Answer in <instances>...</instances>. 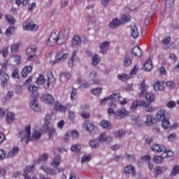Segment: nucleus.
<instances>
[{
    "mask_svg": "<svg viewBox=\"0 0 179 179\" xmlns=\"http://www.w3.org/2000/svg\"><path fill=\"white\" fill-rule=\"evenodd\" d=\"M174 5V0H166V8H171Z\"/></svg>",
    "mask_w": 179,
    "mask_h": 179,
    "instance_id": "0e129e2a",
    "label": "nucleus"
},
{
    "mask_svg": "<svg viewBox=\"0 0 179 179\" xmlns=\"http://www.w3.org/2000/svg\"><path fill=\"white\" fill-rule=\"evenodd\" d=\"M77 92H78V90H77L76 89L73 88V90H72L71 94V99L72 101L76 100V98L78 97V96H77V94H78Z\"/></svg>",
    "mask_w": 179,
    "mask_h": 179,
    "instance_id": "4d7b16f0",
    "label": "nucleus"
},
{
    "mask_svg": "<svg viewBox=\"0 0 179 179\" xmlns=\"http://www.w3.org/2000/svg\"><path fill=\"white\" fill-rule=\"evenodd\" d=\"M85 126L86 127V130L88 131V132H92V131L94 130V124L90 122H86Z\"/></svg>",
    "mask_w": 179,
    "mask_h": 179,
    "instance_id": "a19ab883",
    "label": "nucleus"
},
{
    "mask_svg": "<svg viewBox=\"0 0 179 179\" xmlns=\"http://www.w3.org/2000/svg\"><path fill=\"white\" fill-rule=\"evenodd\" d=\"M131 54L134 55V57H142V55H143V52L142 51V49H141V47L135 46L131 50Z\"/></svg>",
    "mask_w": 179,
    "mask_h": 179,
    "instance_id": "f3484780",
    "label": "nucleus"
},
{
    "mask_svg": "<svg viewBox=\"0 0 179 179\" xmlns=\"http://www.w3.org/2000/svg\"><path fill=\"white\" fill-rule=\"evenodd\" d=\"M99 139L100 142H111L113 141V138L111 136H106V132H103L100 134Z\"/></svg>",
    "mask_w": 179,
    "mask_h": 179,
    "instance_id": "5701e85b",
    "label": "nucleus"
},
{
    "mask_svg": "<svg viewBox=\"0 0 179 179\" xmlns=\"http://www.w3.org/2000/svg\"><path fill=\"white\" fill-rule=\"evenodd\" d=\"M153 162L154 163H155V164H162V163L164 162V157H163V155H155L153 157Z\"/></svg>",
    "mask_w": 179,
    "mask_h": 179,
    "instance_id": "4c0bfd02",
    "label": "nucleus"
},
{
    "mask_svg": "<svg viewBox=\"0 0 179 179\" xmlns=\"http://www.w3.org/2000/svg\"><path fill=\"white\" fill-rule=\"evenodd\" d=\"M19 47H20V43H15L11 46V52H17L19 51Z\"/></svg>",
    "mask_w": 179,
    "mask_h": 179,
    "instance_id": "13d9d810",
    "label": "nucleus"
},
{
    "mask_svg": "<svg viewBox=\"0 0 179 179\" xmlns=\"http://www.w3.org/2000/svg\"><path fill=\"white\" fill-rule=\"evenodd\" d=\"M37 50V48L36 46H31V48H28L27 50V55H30L27 61H36V59H37V55H35L34 51Z\"/></svg>",
    "mask_w": 179,
    "mask_h": 179,
    "instance_id": "1a4fd4ad",
    "label": "nucleus"
},
{
    "mask_svg": "<svg viewBox=\"0 0 179 179\" xmlns=\"http://www.w3.org/2000/svg\"><path fill=\"white\" fill-rule=\"evenodd\" d=\"M6 18L7 19L8 22L11 24H15V22H16V20H15V17H13V16L9 14L6 15Z\"/></svg>",
    "mask_w": 179,
    "mask_h": 179,
    "instance_id": "8fccbe9b",
    "label": "nucleus"
},
{
    "mask_svg": "<svg viewBox=\"0 0 179 179\" xmlns=\"http://www.w3.org/2000/svg\"><path fill=\"white\" fill-rule=\"evenodd\" d=\"M33 169H34V165H31V166H28L25 168V169L24 170V179H31V178L27 174H29V173H31V171H33Z\"/></svg>",
    "mask_w": 179,
    "mask_h": 179,
    "instance_id": "393cba45",
    "label": "nucleus"
},
{
    "mask_svg": "<svg viewBox=\"0 0 179 179\" xmlns=\"http://www.w3.org/2000/svg\"><path fill=\"white\" fill-rule=\"evenodd\" d=\"M17 153H19V147L15 146L8 152L7 157H13V156H16Z\"/></svg>",
    "mask_w": 179,
    "mask_h": 179,
    "instance_id": "c85d7f7f",
    "label": "nucleus"
},
{
    "mask_svg": "<svg viewBox=\"0 0 179 179\" xmlns=\"http://www.w3.org/2000/svg\"><path fill=\"white\" fill-rule=\"evenodd\" d=\"M130 20L131 16L127 15H123L121 17V20L118 19H114L110 23H109L108 27L110 29H117V27H118V26H120V24H124V23H127V22H129Z\"/></svg>",
    "mask_w": 179,
    "mask_h": 179,
    "instance_id": "20e7f679",
    "label": "nucleus"
},
{
    "mask_svg": "<svg viewBox=\"0 0 179 179\" xmlns=\"http://www.w3.org/2000/svg\"><path fill=\"white\" fill-rule=\"evenodd\" d=\"M155 98H156V96L152 92H148L145 94V100L147 101L145 103H146L148 107H150V106H149V104H150V103H153V101H155Z\"/></svg>",
    "mask_w": 179,
    "mask_h": 179,
    "instance_id": "dca6fc26",
    "label": "nucleus"
},
{
    "mask_svg": "<svg viewBox=\"0 0 179 179\" xmlns=\"http://www.w3.org/2000/svg\"><path fill=\"white\" fill-rule=\"evenodd\" d=\"M69 36V29H68L61 31L59 34L52 32L47 41V45L52 47L55 43H57V45H62L68 40Z\"/></svg>",
    "mask_w": 179,
    "mask_h": 179,
    "instance_id": "f257e3e1",
    "label": "nucleus"
},
{
    "mask_svg": "<svg viewBox=\"0 0 179 179\" xmlns=\"http://www.w3.org/2000/svg\"><path fill=\"white\" fill-rule=\"evenodd\" d=\"M156 118L157 121H162V125L164 129H169L171 125L169 118L166 117V111L164 110H160L157 113Z\"/></svg>",
    "mask_w": 179,
    "mask_h": 179,
    "instance_id": "f03ea898",
    "label": "nucleus"
},
{
    "mask_svg": "<svg viewBox=\"0 0 179 179\" xmlns=\"http://www.w3.org/2000/svg\"><path fill=\"white\" fill-rule=\"evenodd\" d=\"M146 124L148 125H152V124H153V122L155 121L156 119L153 118V117H152V115H146Z\"/></svg>",
    "mask_w": 179,
    "mask_h": 179,
    "instance_id": "49530a36",
    "label": "nucleus"
},
{
    "mask_svg": "<svg viewBox=\"0 0 179 179\" xmlns=\"http://www.w3.org/2000/svg\"><path fill=\"white\" fill-rule=\"evenodd\" d=\"M48 83L47 85H45V89L50 88V83H54L57 79L54 77V74H52V71H48L47 73Z\"/></svg>",
    "mask_w": 179,
    "mask_h": 179,
    "instance_id": "9b49d317",
    "label": "nucleus"
},
{
    "mask_svg": "<svg viewBox=\"0 0 179 179\" xmlns=\"http://www.w3.org/2000/svg\"><path fill=\"white\" fill-rule=\"evenodd\" d=\"M45 101H47L48 104H52L54 103V96L49 94H45L43 96Z\"/></svg>",
    "mask_w": 179,
    "mask_h": 179,
    "instance_id": "7c9ffc66",
    "label": "nucleus"
},
{
    "mask_svg": "<svg viewBox=\"0 0 179 179\" xmlns=\"http://www.w3.org/2000/svg\"><path fill=\"white\" fill-rule=\"evenodd\" d=\"M41 169L46 173V174H48L49 176H55L57 173H64V169L62 168H57L56 167V169H53L52 168L48 167L46 164H43L41 166Z\"/></svg>",
    "mask_w": 179,
    "mask_h": 179,
    "instance_id": "423d86ee",
    "label": "nucleus"
},
{
    "mask_svg": "<svg viewBox=\"0 0 179 179\" xmlns=\"http://www.w3.org/2000/svg\"><path fill=\"white\" fill-rule=\"evenodd\" d=\"M14 120L15 114L12 113V112H8L6 115V122H8V124H12Z\"/></svg>",
    "mask_w": 179,
    "mask_h": 179,
    "instance_id": "58836bf2",
    "label": "nucleus"
},
{
    "mask_svg": "<svg viewBox=\"0 0 179 179\" xmlns=\"http://www.w3.org/2000/svg\"><path fill=\"white\" fill-rule=\"evenodd\" d=\"M113 134L115 138H121V136H124V135H125V131L120 130L119 131H115L113 132Z\"/></svg>",
    "mask_w": 179,
    "mask_h": 179,
    "instance_id": "603ef678",
    "label": "nucleus"
},
{
    "mask_svg": "<svg viewBox=\"0 0 179 179\" xmlns=\"http://www.w3.org/2000/svg\"><path fill=\"white\" fill-rule=\"evenodd\" d=\"M152 150L153 152H165L164 155L166 157H171L173 155V152L168 151L166 152V148L163 145H160L159 144H155L152 146Z\"/></svg>",
    "mask_w": 179,
    "mask_h": 179,
    "instance_id": "6e6552de",
    "label": "nucleus"
},
{
    "mask_svg": "<svg viewBox=\"0 0 179 179\" xmlns=\"http://www.w3.org/2000/svg\"><path fill=\"white\" fill-rule=\"evenodd\" d=\"M15 3L18 6H20V5H22V6H27V3H29V0H15Z\"/></svg>",
    "mask_w": 179,
    "mask_h": 179,
    "instance_id": "a18cd8bd",
    "label": "nucleus"
},
{
    "mask_svg": "<svg viewBox=\"0 0 179 179\" xmlns=\"http://www.w3.org/2000/svg\"><path fill=\"white\" fill-rule=\"evenodd\" d=\"M100 125L101 127H103L105 129H111V122L107 120H102L100 123Z\"/></svg>",
    "mask_w": 179,
    "mask_h": 179,
    "instance_id": "f704fd0d",
    "label": "nucleus"
},
{
    "mask_svg": "<svg viewBox=\"0 0 179 179\" xmlns=\"http://www.w3.org/2000/svg\"><path fill=\"white\" fill-rule=\"evenodd\" d=\"M148 87H149L147 86L146 84H145V80H143L140 84V89L141 90L139 94L140 97H142L145 94V93H146Z\"/></svg>",
    "mask_w": 179,
    "mask_h": 179,
    "instance_id": "bb28decb",
    "label": "nucleus"
},
{
    "mask_svg": "<svg viewBox=\"0 0 179 179\" xmlns=\"http://www.w3.org/2000/svg\"><path fill=\"white\" fill-rule=\"evenodd\" d=\"M0 54H2L3 57L8 56V47H4L3 50H0Z\"/></svg>",
    "mask_w": 179,
    "mask_h": 179,
    "instance_id": "69168bd1",
    "label": "nucleus"
},
{
    "mask_svg": "<svg viewBox=\"0 0 179 179\" xmlns=\"http://www.w3.org/2000/svg\"><path fill=\"white\" fill-rule=\"evenodd\" d=\"M8 82H9V75L6 73H3L1 77V86L5 87L8 85Z\"/></svg>",
    "mask_w": 179,
    "mask_h": 179,
    "instance_id": "a878e982",
    "label": "nucleus"
},
{
    "mask_svg": "<svg viewBox=\"0 0 179 179\" xmlns=\"http://www.w3.org/2000/svg\"><path fill=\"white\" fill-rule=\"evenodd\" d=\"M178 173H179V166H176L172 170V175L176 176V174H178Z\"/></svg>",
    "mask_w": 179,
    "mask_h": 179,
    "instance_id": "774afa93",
    "label": "nucleus"
},
{
    "mask_svg": "<svg viewBox=\"0 0 179 179\" xmlns=\"http://www.w3.org/2000/svg\"><path fill=\"white\" fill-rule=\"evenodd\" d=\"M45 125L47 126L48 129L49 124L51 123V115H46L45 120H44Z\"/></svg>",
    "mask_w": 179,
    "mask_h": 179,
    "instance_id": "5fc2aeb1",
    "label": "nucleus"
},
{
    "mask_svg": "<svg viewBox=\"0 0 179 179\" xmlns=\"http://www.w3.org/2000/svg\"><path fill=\"white\" fill-rule=\"evenodd\" d=\"M48 160V154L43 153L41 155L36 161L37 164H40V163H43V162H47Z\"/></svg>",
    "mask_w": 179,
    "mask_h": 179,
    "instance_id": "e433bc0d",
    "label": "nucleus"
},
{
    "mask_svg": "<svg viewBox=\"0 0 179 179\" xmlns=\"http://www.w3.org/2000/svg\"><path fill=\"white\" fill-rule=\"evenodd\" d=\"M61 162H62L61 156L55 155L54 159L50 162V166L54 169H56V167H58V166L61 164Z\"/></svg>",
    "mask_w": 179,
    "mask_h": 179,
    "instance_id": "4468645a",
    "label": "nucleus"
},
{
    "mask_svg": "<svg viewBox=\"0 0 179 179\" xmlns=\"http://www.w3.org/2000/svg\"><path fill=\"white\" fill-rule=\"evenodd\" d=\"M117 79L121 82H126L129 79V76L125 73L119 74L117 75Z\"/></svg>",
    "mask_w": 179,
    "mask_h": 179,
    "instance_id": "ea45409f",
    "label": "nucleus"
},
{
    "mask_svg": "<svg viewBox=\"0 0 179 179\" xmlns=\"http://www.w3.org/2000/svg\"><path fill=\"white\" fill-rule=\"evenodd\" d=\"M154 89L157 92H161L164 89V84L163 83L157 81L154 84Z\"/></svg>",
    "mask_w": 179,
    "mask_h": 179,
    "instance_id": "cd10ccee",
    "label": "nucleus"
},
{
    "mask_svg": "<svg viewBox=\"0 0 179 179\" xmlns=\"http://www.w3.org/2000/svg\"><path fill=\"white\" fill-rule=\"evenodd\" d=\"M15 33V27H9L6 31V34H13Z\"/></svg>",
    "mask_w": 179,
    "mask_h": 179,
    "instance_id": "e2e57ef3",
    "label": "nucleus"
},
{
    "mask_svg": "<svg viewBox=\"0 0 179 179\" xmlns=\"http://www.w3.org/2000/svg\"><path fill=\"white\" fill-rule=\"evenodd\" d=\"M23 27L24 30H30L31 31H34L38 29V26L36 25L33 20H28L23 24Z\"/></svg>",
    "mask_w": 179,
    "mask_h": 179,
    "instance_id": "9d476101",
    "label": "nucleus"
},
{
    "mask_svg": "<svg viewBox=\"0 0 179 179\" xmlns=\"http://www.w3.org/2000/svg\"><path fill=\"white\" fill-rule=\"evenodd\" d=\"M76 50H74L72 53L71 59L69 60V66L70 68H73V61L75 59V57H76Z\"/></svg>",
    "mask_w": 179,
    "mask_h": 179,
    "instance_id": "79ce46f5",
    "label": "nucleus"
},
{
    "mask_svg": "<svg viewBox=\"0 0 179 179\" xmlns=\"http://www.w3.org/2000/svg\"><path fill=\"white\" fill-rule=\"evenodd\" d=\"M82 43V40L80 39V36L76 35L71 39L72 47H78Z\"/></svg>",
    "mask_w": 179,
    "mask_h": 179,
    "instance_id": "aec40b11",
    "label": "nucleus"
},
{
    "mask_svg": "<svg viewBox=\"0 0 179 179\" xmlns=\"http://www.w3.org/2000/svg\"><path fill=\"white\" fill-rule=\"evenodd\" d=\"M44 76L43 74H40L39 77L36 80V84H38L39 86L44 84Z\"/></svg>",
    "mask_w": 179,
    "mask_h": 179,
    "instance_id": "09e8293b",
    "label": "nucleus"
},
{
    "mask_svg": "<svg viewBox=\"0 0 179 179\" xmlns=\"http://www.w3.org/2000/svg\"><path fill=\"white\" fill-rule=\"evenodd\" d=\"M80 145L79 144H74L71 146V150H72V152H74V153H79V152H80Z\"/></svg>",
    "mask_w": 179,
    "mask_h": 179,
    "instance_id": "c03bdc74",
    "label": "nucleus"
},
{
    "mask_svg": "<svg viewBox=\"0 0 179 179\" xmlns=\"http://www.w3.org/2000/svg\"><path fill=\"white\" fill-rule=\"evenodd\" d=\"M125 156L127 160H129V162H136V158H135L134 155L126 154Z\"/></svg>",
    "mask_w": 179,
    "mask_h": 179,
    "instance_id": "680f3d73",
    "label": "nucleus"
},
{
    "mask_svg": "<svg viewBox=\"0 0 179 179\" xmlns=\"http://www.w3.org/2000/svg\"><path fill=\"white\" fill-rule=\"evenodd\" d=\"M32 135L35 141H37V139H40V138H41V133L37 130H34V133Z\"/></svg>",
    "mask_w": 179,
    "mask_h": 179,
    "instance_id": "6e6d98bb",
    "label": "nucleus"
},
{
    "mask_svg": "<svg viewBox=\"0 0 179 179\" xmlns=\"http://www.w3.org/2000/svg\"><path fill=\"white\" fill-rule=\"evenodd\" d=\"M31 135V126L30 124H28L25 127V131H22L19 133V136L21 139V142H23L24 141L26 145L29 143L30 141H33V138L31 139L30 138Z\"/></svg>",
    "mask_w": 179,
    "mask_h": 179,
    "instance_id": "7ed1b4c3",
    "label": "nucleus"
},
{
    "mask_svg": "<svg viewBox=\"0 0 179 179\" xmlns=\"http://www.w3.org/2000/svg\"><path fill=\"white\" fill-rule=\"evenodd\" d=\"M144 68V71H152V68H153V64L152 63V62L150 61V59L147 60L143 66Z\"/></svg>",
    "mask_w": 179,
    "mask_h": 179,
    "instance_id": "c9c22d12",
    "label": "nucleus"
},
{
    "mask_svg": "<svg viewBox=\"0 0 179 179\" xmlns=\"http://www.w3.org/2000/svg\"><path fill=\"white\" fill-rule=\"evenodd\" d=\"M124 172L125 174H132L133 177L136 176V171H135V167L128 165L124 168Z\"/></svg>",
    "mask_w": 179,
    "mask_h": 179,
    "instance_id": "a211bd4d",
    "label": "nucleus"
},
{
    "mask_svg": "<svg viewBox=\"0 0 179 179\" xmlns=\"http://www.w3.org/2000/svg\"><path fill=\"white\" fill-rule=\"evenodd\" d=\"M91 93L94 96H99V94L101 93V88L96 87L95 89H93L91 90Z\"/></svg>",
    "mask_w": 179,
    "mask_h": 179,
    "instance_id": "864d4df0",
    "label": "nucleus"
},
{
    "mask_svg": "<svg viewBox=\"0 0 179 179\" xmlns=\"http://www.w3.org/2000/svg\"><path fill=\"white\" fill-rule=\"evenodd\" d=\"M92 159V156L90 155H84L81 159V163H86V162H90V159Z\"/></svg>",
    "mask_w": 179,
    "mask_h": 179,
    "instance_id": "bf43d9fd",
    "label": "nucleus"
},
{
    "mask_svg": "<svg viewBox=\"0 0 179 179\" xmlns=\"http://www.w3.org/2000/svg\"><path fill=\"white\" fill-rule=\"evenodd\" d=\"M55 110H56V111H60L61 113H65L66 111V108L59 103V102H57L55 103Z\"/></svg>",
    "mask_w": 179,
    "mask_h": 179,
    "instance_id": "2f4dec72",
    "label": "nucleus"
},
{
    "mask_svg": "<svg viewBox=\"0 0 179 179\" xmlns=\"http://www.w3.org/2000/svg\"><path fill=\"white\" fill-rule=\"evenodd\" d=\"M90 145L93 149H97L100 146V143L99 140H92L90 141Z\"/></svg>",
    "mask_w": 179,
    "mask_h": 179,
    "instance_id": "37998d69",
    "label": "nucleus"
},
{
    "mask_svg": "<svg viewBox=\"0 0 179 179\" xmlns=\"http://www.w3.org/2000/svg\"><path fill=\"white\" fill-rule=\"evenodd\" d=\"M132 64V59L129 57L128 53H126L124 59L123 60L124 66H129Z\"/></svg>",
    "mask_w": 179,
    "mask_h": 179,
    "instance_id": "c756f323",
    "label": "nucleus"
},
{
    "mask_svg": "<svg viewBox=\"0 0 179 179\" xmlns=\"http://www.w3.org/2000/svg\"><path fill=\"white\" fill-rule=\"evenodd\" d=\"M177 139V135L176 134H171L168 136V141L169 142H174Z\"/></svg>",
    "mask_w": 179,
    "mask_h": 179,
    "instance_id": "052dcab7",
    "label": "nucleus"
},
{
    "mask_svg": "<svg viewBox=\"0 0 179 179\" xmlns=\"http://www.w3.org/2000/svg\"><path fill=\"white\" fill-rule=\"evenodd\" d=\"M131 36L133 38H138L139 37V31L135 24L131 26Z\"/></svg>",
    "mask_w": 179,
    "mask_h": 179,
    "instance_id": "2eb2a0df",
    "label": "nucleus"
},
{
    "mask_svg": "<svg viewBox=\"0 0 179 179\" xmlns=\"http://www.w3.org/2000/svg\"><path fill=\"white\" fill-rule=\"evenodd\" d=\"M99 62H100V57H99V55H95L92 57V65L94 66H96V65H97V64H99Z\"/></svg>",
    "mask_w": 179,
    "mask_h": 179,
    "instance_id": "3c124183",
    "label": "nucleus"
},
{
    "mask_svg": "<svg viewBox=\"0 0 179 179\" xmlns=\"http://www.w3.org/2000/svg\"><path fill=\"white\" fill-rule=\"evenodd\" d=\"M139 106H141L143 107H145V110L148 113H152L155 111V109L152 107L148 106V103L145 101H135L133 102L131 106V110L132 111H135L136 110V108L139 107Z\"/></svg>",
    "mask_w": 179,
    "mask_h": 179,
    "instance_id": "39448f33",
    "label": "nucleus"
},
{
    "mask_svg": "<svg viewBox=\"0 0 179 179\" xmlns=\"http://www.w3.org/2000/svg\"><path fill=\"white\" fill-rule=\"evenodd\" d=\"M29 106L31 108L34 110V111H36L37 113H38V111L41 110V108H40V106H38V102L37 101V100H34L31 101Z\"/></svg>",
    "mask_w": 179,
    "mask_h": 179,
    "instance_id": "4be33fe9",
    "label": "nucleus"
},
{
    "mask_svg": "<svg viewBox=\"0 0 179 179\" xmlns=\"http://www.w3.org/2000/svg\"><path fill=\"white\" fill-rule=\"evenodd\" d=\"M81 110H83L81 113V117L84 118L85 120L87 118H90V113L87 112V110H89V106L87 105H83L81 106Z\"/></svg>",
    "mask_w": 179,
    "mask_h": 179,
    "instance_id": "ddd939ff",
    "label": "nucleus"
},
{
    "mask_svg": "<svg viewBox=\"0 0 179 179\" xmlns=\"http://www.w3.org/2000/svg\"><path fill=\"white\" fill-rule=\"evenodd\" d=\"M69 57V55L67 53H63L62 51L58 52L56 55V58L57 60H59V62L60 61H65V59H67V58Z\"/></svg>",
    "mask_w": 179,
    "mask_h": 179,
    "instance_id": "412c9836",
    "label": "nucleus"
},
{
    "mask_svg": "<svg viewBox=\"0 0 179 179\" xmlns=\"http://www.w3.org/2000/svg\"><path fill=\"white\" fill-rule=\"evenodd\" d=\"M33 71V66H25L22 71V78H27V75Z\"/></svg>",
    "mask_w": 179,
    "mask_h": 179,
    "instance_id": "b1692460",
    "label": "nucleus"
},
{
    "mask_svg": "<svg viewBox=\"0 0 179 179\" xmlns=\"http://www.w3.org/2000/svg\"><path fill=\"white\" fill-rule=\"evenodd\" d=\"M13 79H20V76L19 75V70L14 69L11 74Z\"/></svg>",
    "mask_w": 179,
    "mask_h": 179,
    "instance_id": "de8ad7c7",
    "label": "nucleus"
},
{
    "mask_svg": "<svg viewBox=\"0 0 179 179\" xmlns=\"http://www.w3.org/2000/svg\"><path fill=\"white\" fill-rule=\"evenodd\" d=\"M109 45L110 42L107 41L99 44L100 52H101V54H106V52H107Z\"/></svg>",
    "mask_w": 179,
    "mask_h": 179,
    "instance_id": "6ab92c4d",
    "label": "nucleus"
},
{
    "mask_svg": "<svg viewBox=\"0 0 179 179\" xmlns=\"http://www.w3.org/2000/svg\"><path fill=\"white\" fill-rule=\"evenodd\" d=\"M90 76L92 78L93 83L95 85H100V80L99 79H96V78H97V72L92 71Z\"/></svg>",
    "mask_w": 179,
    "mask_h": 179,
    "instance_id": "72a5a7b5",
    "label": "nucleus"
},
{
    "mask_svg": "<svg viewBox=\"0 0 179 179\" xmlns=\"http://www.w3.org/2000/svg\"><path fill=\"white\" fill-rule=\"evenodd\" d=\"M38 87L36 85H31L29 86V90L32 93L33 97H37V94H38Z\"/></svg>",
    "mask_w": 179,
    "mask_h": 179,
    "instance_id": "473e14b6",
    "label": "nucleus"
},
{
    "mask_svg": "<svg viewBox=\"0 0 179 179\" xmlns=\"http://www.w3.org/2000/svg\"><path fill=\"white\" fill-rule=\"evenodd\" d=\"M176 105L177 104L174 102V101H171L166 103V107H168V108H173V107Z\"/></svg>",
    "mask_w": 179,
    "mask_h": 179,
    "instance_id": "338daca9",
    "label": "nucleus"
},
{
    "mask_svg": "<svg viewBox=\"0 0 179 179\" xmlns=\"http://www.w3.org/2000/svg\"><path fill=\"white\" fill-rule=\"evenodd\" d=\"M120 97H121L120 94H113L112 95L103 99L100 101V104H101V106H103V104H104V103H106V101H108V100H111V102L109 104V107H115V101L118 100V99H120Z\"/></svg>",
    "mask_w": 179,
    "mask_h": 179,
    "instance_id": "0eeeda50",
    "label": "nucleus"
},
{
    "mask_svg": "<svg viewBox=\"0 0 179 179\" xmlns=\"http://www.w3.org/2000/svg\"><path fill=\"white\" fill-rule=\"evenodd\" d=\"M128 115V112L125 108L119 109L116 113H115V118L116 120H121V118H124V117H127Z\"/></svg>",
    "mask_w": 179,
    "mask_h": 179,
    "instance_id": "f8f14e48",
    "label": "nucleus"
}]
</instances>
